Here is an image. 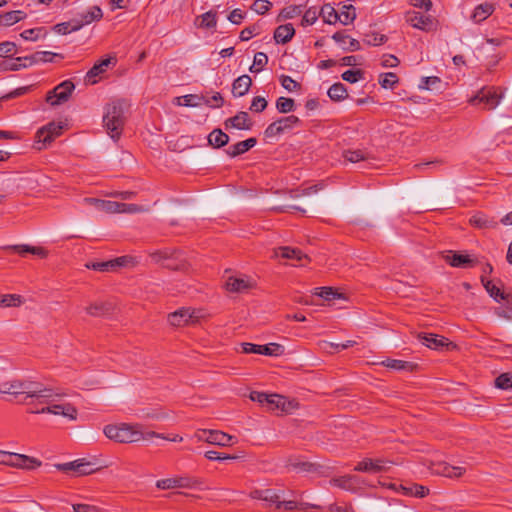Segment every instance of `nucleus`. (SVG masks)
<instances>
[{
    "label": "nucleus",
    "mask_w": 512,
    "mask_h": 512,
    "mask_svg": "<svg viewBox=\"0 0 512 512\" xmlns=\"http://www.w3.org/2000/svg\"><path fill=\"white\" fill-rule=\"evenodd\" d=\"M0 393L17 396L25 394L26 398H50L56 393L52 388L42 387L41 384L33 382L7 381L0 385Z\"/></svg>",
    "instance_id": "obj_1"
},
{
    "label": "nucleus",
    "mask_w": 512,
    "mask_h": 512,
    "mask_svg": "<svg viewBox=\"0 0 512 512\" xmlns=\"http://www.w3.org/2000/svg\"><path fill=\"white\" fill-rule=\"evenodd\" d=\"M104 127L113 140H118L125 123L124 103L115 101L107 105L103 116Z\"/></svg>",
    "instance_id": "obj_2"
},
{
    "label": "nucleus",
    "mask_w": 512,
    "mask_h": 512,
    "mask_svg": "<svg viewBox=\"0 0 512 512\" xmlns=\"http://www.w3.org/2000/svg\"><path fill=\"white\" fill-rule=\"evenodd\" d=\"M104 434L107 438L119 443H133L140 440H149L147 432L139 431L135 426L128 424L106 425Z\"/></svg>",
    "instance_id": "obj_3"
},
{
    "label": "nucleus",
    "mask_w": 512,
    "mask_h": 512,
    "mask_svg": "<svg viewBox=\"0 0 512 512\" xmlns=\"http://www.w3.org/2000/svg\"><path fill=\"white\" fill-rule=\"evenodd\" d=\"M193 438L198 442H206L221 447L231 446L237 442L234 436L220 430L199 429L194 433Z\"/></svg>",
    "instance_id": "obj_4"
},
{
    "label": "nucleus",
    "mask_w": 512,
    "mask_h": 512,
    "mask_svg": "<svg viewBox=\"0 0 512 512\" xmlns=\"http://www.w3.org/2000/svg\"><path fill=\"white\" fill-rule=\"evenodd\" d=\"M501 95L494 87H484L469 99L473 106H481L483 109L492 110L498 106Z\"/></svg>",
    "instance_id": "obj_5"
},
{
    "label": "nucleus",
    "mask_w": 512,
    "mask_h": 512,
    "mask_svg": "<svg viewBox=\"0 0 512 512\" xmlns=\"http://www.w3.org/2000/svg\"><path fill=\"white\" fill-rule=\"evenodd\" d=\"M391 464H393L392 461L383 458H364L357 463L354 471L372 474L383 473L390 469Z\"/></svg>",
    "instance_id": "obj_6"
},
{
    "label": "nucleus",
    "mask_w": 512,
    "mask_h": 512,
    "mask_svg": "<svg viewBox=\"0 0 512 512\" xmlns=\"http://www.w3.org/2000/svg\"><path fill=\"white\" fill-rule=\"evenodd\" d=\"M55 468L59 471L65 473H73L77 476L89 475L94 473L97 468L94 467V464L86 459H77L72 462L56 464Z\"/></svg>",
    "instance_id": "obj_7"
},
{
    "label": "nucleus",
    "mask_w": 512,
    "mask_h": 512,
    "mask_svg": "<svg viewBox=\"0 0 512 512\" xmlns=\"http://www.w3.org/2000/svg\"><path fill=\"white\" fill-rule=\"evenodd\" d=\"M74 89L75 86L73 82H71L70 80H65L59 85H57L53 90L48 92L46 96V101L52 106L64 103L69 99Z\"/></svg>",
    "instance_id": "obj_8"
},
{
    "label": "nucleus",
    "mask_w": 512,
    "mask_h": 512,
    "mask_svg": "<svg viewBox=\"0 0 512 512\" xmlns=\"http://www.w3.org/2000/svg\"><path fill=\"white\" fill-rule=\"evenodd\" d=\"M241 346L242 351L247 354L254 353L268 356H279L284 352L283 346L278 343H269L266 345L242 343Z\"/></svg>",
    "instance_id": "obj_9"
},
{
    "label": "nucleus",
    "mask_w": 512,
    "mask_h": 512,
    "mask_svg": "<svg viewBox=\"0 0 512 512\" xmlns=\"http://www.w3.org/2000/svg\"><path fill=\"white\" fill-rule=\"evenodd\" d=\"M200 484V480L187 476L158 480L156 482V487L165 490L172 488H194Z\"/></svg>",
    "instance_id": "obj_10"
},
{
    "label": "nucleus",
    "mask_w": 512,
    "mask_h": 512,
    "mask_svg": "<svg viewBox=\"0 0 512 512\" xmlns=\"http://www.w3.org/2000/svg\"><path fill=\"white\" fill-rule=\"evenodd\" d=\"M199 317V315H196L195 310H191L189 308H181L168 315V322L172 326L181 327L196 323Z\"/></svg>",
    "instance_id": "obj_11"
},
{
    "label": "nucleus",
    "mask_w": 512,
    "mask_h": 512,
    "mask_svg": "<svg viewBox=\"0 0 512 512\" xmlns=\"http://www.w3.org/2000/svg\"><path fill=\"white\" fill-rule=\"evenodd\" d=\"M429 469L435 475H441L449 478L461 477L466 471L462 466H452L444 461H432Z\"/></svg>",
    "instance_id": "obj_12"
},
{
    "label": "nucleus",
    "mask_w": 512,
    "mask_h": 512,
    "mask_svg": "<svg viewBox=\"0 0 512 512\" xmlns=\"http://www.w3.org/2000/svg\"><path fill=\"white\" fill-rule=\"evenodd\" d=\"M63 126L60 123L50 122L44 127L37 131L36 137L38 143H42L43 146H39L38 149H42L47 144H50L56 137L61 135Z\"/></svg>",
    "instance_id": "obj_13"
},
{
    "label": "nucleus",
    "mask_w": 512,
    "mask_h": 512,
    "mask_svg": "<svg viewBox=\"0 0 512 512\" xmlns=\"http://www.w3.org/2000/svg\"><path fill=\"white\" fill-rule=\"evenodd\" d=\"M406 21L410 23L414 28L423 31H430L434 27L433 18L420 12H408L406 14Z\"/></svg>",
    "instance_id": "obj_14"
},
{
    "label": "nucleus",
    "mask_w": 512,
    "mask_h": 512,
    "mask_svg": "<svg viewBox=\"0 0 512 512\" xmlns=\"http://www.w3.org/2000/svg\"><path fill=\"white\" fill-rule=\"evenodd\" d=\"M41 465L42 462L39 459L19 453H14L12 462H10L11 467L25 470H34Z\"/></svg>",
    "instance_id": "obj_15"
},
{
    "label": "nucleus",
    "mask_w": 512,
    "mask_h": 512,
    "mask_svg": "<svg viewBox=\"0 0 512 512\" xmlns=\"http://www.w3.org/2000/svg\"><path fill=\"white\" fill-rule=\"evenodd\" d=\"M225 129L232 128L239 130H249L252 127V122L247 112L240 111L234 117H230L224 122Z\"/></svg>",
    "instance_id": "obj_16"
},
{
    "label": "nucleus",
    "mask_w": 512,
    "mask_h": 512,
    "mask_svg": "<svg viewBox=\"0 0 512 512\" xmlns=\"http://www.w3.org/2000/svg\"><path fill=\"white\" fill-rule=\"evenodd\" d=\"M103 17V12L99 6H93L89 11L82 13L80 18L74 19V26L72 30H79L83 26L92 23L93 21H99Z\"/></svg>",
    "instance_id": "obj_17"
},
{
    "label": "nucleus",
    "mask_w": 512,
    "mask_h": 512,
    "mask_svg": "<svg viewBox=\"0 0 512 512\" xmlns=\"http://www.w3.org/2000/svg\"><path fill=\"white\" fill-rule=\"evenodd\" d=\"M481 282L485 287L486 291L489 295L494 298L496 301H506L508 304L512 305V295L505 293L502 291L493 281L487 280L484 275L481 276Z\"/></svg>",
    "instance_id": "obj_18"
},
{
    "label": "nucleus",
    "mask_w": 512,
    "mask_h": 512,
    "mask_svg": "<svg viewBox=\"0 0 512 512\" xmlns=\"http://www.w3.org/2000/svg\"><path fill=\"white\" fill-rule=\"evenodd\" d=\"M266 408L271 411L289 412L293 404L282 395L269 394Z\"/></svg>",
    "instance_id": "obj_19"
},
{
    "label": "nucleus",
    "mask_w": 512,
    "mask_h": 512,
    "mask_svg": "<svg viewBox=\"0 0 512 512\" xmlns=\"http://www.w3.org/2000/svg\"><path fill=\"white\" fill-rule=\"evenodd\" d=\"M419 341L430 349L440 350L448 345V339L433 333H419Z\"/></svg>",
    "instance_id": "obj_20"
},
{
    "label": "nucleus",
    "mask_w": 512,
    "mask_h": 512,
    "mask_svg": "<svg viewBox=\"0 0 512 512\" xmlns=\"http://www.w3.org/2000/svg\"><path fill=\"white\" fill-rule=\"evenodd\" d=\"M330 483L347 491H355L360 484V478L356 475H344L332 478Z\"/></svg>",
    "instance_id": "obj_21"
},
{
    "label": "nucleus",
    "mask_w": 512,
    "mask_h": 512,
    "mask_svg": "<svg viewBox=\"0 0 512 512\" xmlns=\"http://www.w3.org/2000/svg\"><path fill=\"white\" fill-rule=\"evenodd\" d=\"M253 283L244 277H234L231 276L227 279L225 283V287L230 292L242 293L248 291L252 288Z\"/></svg>",
    "instance_id": "obj_22"
},
{
    "label": "nucleus",
    "mask_w": 512,
    "mask_h": 512,
    "mask_svg": "<svg viewBox=\"0 0 512 512\" xmlns=\"http://www.w3.org/2000/svg\"><path fill=\"white\" fill-rule=\"evenodd\" d=\"M51 414L53 415H61L71 421H74L77 419L78 411L76 407H74L70 403H63V404H54L51 403Z\"/></svg>",
    "instance_id": "obj_23"
},
{
    "label": "nucleus",
    "mask_w": 512,
    "mask_h": 512,
    "mask_svg": "<svg viewBox=\"0 0 512 512\" xmlns=\"http://www.w3.org/2000/svg\"><path fill=\"white\" fill-rule=\"evenodd\" d=\"M256 143H257V141L255 138H248L244 141H240L234 145L229 146L226 149V153L230 157L234 158V157H237L239 155L246 153L248 150L253 148L256 145Z\"/></svg>",
    "instance_id": "obj_24"
},
{
    "label": "nucleus",
    "mask_w": 512,
    "mask_h": 512,
    "mask_svg": "<svg viewBox=\"0 0 512 512\" xmlns=\"http://www.w3.org/2000/svg\"><path fill=\"white\" fill-rule=\"evenodd\" d=\"M445 260L453 267H471L475 264V261L468 255L459 254L456 252L449 251L445 256Z\"/></svg>",
    "instance_id": "obj_25"
},
{
    "label": "nucleus",
    "mask_w": 512,
    "mask_h": 512,
    "mask_svg": "<svg viewBox=\"0 0 512 512\" xmlns=\"http://www.w3.org/2000/svg\"><path fill=\"white\" fill-rule=\"evenodd\" d=\"M54 57L63 58L62 55L49 52V51H38L30 56L18 57V61H28V65H33L39 62H52Z\"/></svg>",
    "instance_id": "obj_26"
},
{
    "label": "nucleus",
    "mask_w": 512,
    "mask_h": 512,
    "mask_svg": "<svg viewBox=\"0 0 512 512\" xmlns=\"http://www.w3.org/2000/svg\"><path fill=\"white\" fill-rule=\"evenodd\" d=\"M295 29L292 24L278 26L274 31V40L278 44L288 43L294 36Z\"/></svg>",
    "instance_id": "obj_27"
},
{
    "label": "nucleus",
    "mask_w": 512,
    "mask_h": 512,
    "mask_svg": "<svg viewBox=\"0 0 512 512\" xmlns=\"http://www.w3.org/2000/svg\"><path fill=\"white\" fill-rule=\"evenodd\" d=\"M252 85V79L249 75H242L234 80L232 84V93L235 97L244 96Z\"/></svg>",
    "instance_id": "obj_28"
},
{
    "label": "nucleus",
    "mask_w": 512,
    "mask_h": 512,
    "mask_svg": "<svg viewBox=\"0 0 512 512\" xmlns=\"http://www.w3.org/2000/svg\"><path fill=\"white\" fill-rule=\"evenodd\" d=\"M275 254L285 259L296 260L299 263L304 259L308 260V256L303 254L301 250L290 247H280L275 251Z\"/></svg>",
    "instance_id": "obj_29"
},
{
    "label": "nucleus",
    "mask_w": 512,
    "mask_h": 512,
    "mask_svg": "<svg viewBox=\"0 0 512 512\" xmlns=\"http://www.w3.org/2000/svg\"><path fill=\"white\" fill-rule=\"evenodd\" d=\"M7 249L13 250L14 252H16L20 255H23L25 253H31L40 258H45L48 254L47 251L42 247H35V246L26 245V244L11 245V246H8Z\"/></svg>",
    "instance_id": "obj_30"
},
{
    "label": "nucleus",
    "mask_w": 512,
    "mask_h": 512,
    "mask_svg": "<svg viewBox=\"0 0 512 512\" xmlns=\"http://www.w3.org/2000/svg\"><path fill=\"white\" fill-rule=\"evenodd\" d=\"M111 61L112 58H106L95 63L93 67L87 72L86 80L91 84H95L96 80L94 78L105 72Z\"/></svg>",
    "instance_id": "obj_31"
},
{
    "label": "nucleus",
    "mask_w": 512,
    "mask_h": 512,
    "mask_svg": "<svg viewBox=\"0 0 512 512\" xmlns=\"http://www.w3.org/2000/svg\"><path fill=\"white\" fill-rule=\"evenodd\" d=\"M26 17V13L21 10L9 11L4 14H0V25L9 27Z\"/></svg>",
    "instance_id": "obj_32"
},
{
    "label": "nucleus",
    "mask_w": 512,
    "mask_h": 512,
    "mask_svg": "<svg viewBox=\"0 0 512 512\" xmlns=\"http://www.w3.org/2000/svg\"><path fill=\"white\" fill-rule=\"evenodd\" d=\"M494 12V5L490 3H483L478 5L472 14V20L480 23L487 19Z\"/></svg>",
    "instance_id": "obj_33"
},
{
    "label": "nucleus",
    "mask_w": 512,
    "mask_h": 512,
    "mask_svg": "<svg viewBox=\"0 0 512 512\" xmlns=\"http://www.w3.org/2000/svg\"><path fill=\"white\" fill-rule=\"evenodd\" d=\"M112 308L113 307H112L111 303L95 302V303L90 304L86 308V312H87V314H89L91 316L101 317V316L109 314L110 311L112 310Z\"/></svg>",
    "instance_id": "obj_34"
},
{
    "label": "nucleus",
    "mask_w": 512,
    "mask_h": 512,
    "mask_svg": "<svg viewBox=\"0 0 512 512\" xmlns=\"http://www.w3.org/2000/svg\"><path fill=\"white\" fill-rule=\"evenodd\" d=\"M54 392L56 393H60L61 395H53L52 397L50 398H35L37 400V402L39 404H45L43 407L41 408H37V409H31L30 410V413H35V414H44V413H49L51 414V403L54 402L57 398H61L65 395L64 392L62 391H59V390H54Z\"/></svg>",
    "instance_id": "obj_35"
},
{
    "label": "nucleus",
    "mask_w": 512,
    "mask_h": 512,
    "mask_svg": "<svg viewBox=\"0 0 512 512\" xmlns=\"http://www.w3.org/2000/svg\"><path fill=\"white\" fill-rule=\"evenodd\" d=\"M208 142L214 148H221L228 144L229 136L226 133H224L221 129H214L208 135Z\"/></svg>",
    "instance_id": "obj_36"
},
{
    "label": "nucleus",
    "mask_w": 512,
    "mask_h": 512,
    "mask_svg": "<svg viewBox=\"0 0 512 512\" xmlns=\"http://www.w3.org/2000/svg\"><path fill=\"white\" fill-rule=\"evenodd\" d=\"M332 38L337 42V43H340V44H343L345 45L346 43H348L349 45L347 47H345L344 49L348 50V51H358L360 50L361 46H360V43L358 40L354 39V38H351L350 36L344 34V33H341V32H336Z\"/></svg>",
    "instance_id": "obj_37"
},
{
    "label": "nucleus",
    "mask_w": 512,
    "mask_h": 512,
    "mask_svg": "<svg viewBox=\"0 0 512 512\" xmlns=\"http://www.w3.org/2000/svg\"><path fill=\"white\" fill-rule=\"evenodd\" d=\"M181 253L176 251V254L171 257V259L167 262L163 263V266L165 268L171 269V270H180L185 271L187 270L188 263L184 258L181 257Z\"/></svg>",
    "instance_id": "obj_38"
},
{
    "label": "nucleus",
    "mask_w": 512,
    "mask_h": 512,
    "mask_svg": "<svg viewBox=\"0 0 512 512\" xmlns=\"http://www.w3.org/2000/svg\"><path fill=\"white\" fill-rule=\"evenodd\" d=\"M381 364L385 367L394 369V370H406V371H412L416 365L412 362H407L403 360H397V359H386L381 362Z\"/></svg>",
    "instance_id": "obj_39"
},
{
    "label": "nucleus",
    "mask_w": 512,
    "mask_h": 512,
    "mask_svg": "<svg viewBox=\"0 0 512 512\" xmlns=\"http://www.w3.org/2000/svg\"><path fill=\"white\" fill-rule=\"evenodd\" d=\"M204 96L201 95H194V94H188L181 97H177V105L180 106H187V107H197L201 104H204Z\"/></svg>",
    "instance_id": "obj_40"
},
{
    "label": "nucleus",
    "mask_w": 512,
    "mask_h": 512,
    "mask_svg": "<svg viewBox=\"0 0 512 512\" xmlns=\"http://www.w3.org/2000/svg\"><path fill=\"white\" fill-rule=\"evenodd\" d=\"M319 15L323 18V21L328 24H335L340 18L338 12L331 4H324Z\"/></svg>",
    "instance_id": "obj_41"
},
{
    "label": "nucleus",
    "mask_w": 512,
    "mask_h": 512,
    "mask_svg": "<svg viewBox=\"0 0 512 512\" xmlns=\"http://www.w3.org/2000/svg\"><path fill=\"white\" fill-rule=\"evenodd\" d=\"M405 495L415 496L418 498H423L429 493V489L423 485L419 484H411L409 486H400Z\"/></svg>",
    "instance_id": "obj_42"
},
{
    "label": "nucleus",
    "mask_w": 512,
    "mask_h": 512,
    "mask_svg": "<svg viewBox=\"0 0 512 512\" xmlns=\"http://www.w3.org/2000/svg\"><path fill=\"white\" fill-rule=\"evenodd\" d=\"M327 93L333 101H341L348 96L346 87L340 82L333 84Z\"/></svg>",
    "instance_id": "obj_43"
},
{
    "label": "nucleus",
    "mask_w": 512,
    "mask_h": 512,
    "mask_svg": "<svg viewBox=\"0 0 512 512\" xmlns=\"http://www.w3.org/2000/svg\"><path fill=\"white\" fill-rule=\"evenodd\" d=\"M198 26L201 28H214L217 24L216 12L208 11L197 18Z\"/></svg>",
    "instance_id": "obj_44"
},
{
    "label": "nucleus",
    "mask_w": 512,
    "mask_h": 512,
    "mask_svg": "<svg viewBox=\"0 0 512 512\" xmlns=\"http://www.w3.org/2000/svg\"><path fill=\"white\" fill-rule=\"evenodd\" d=\"M338 16H340L339 20L343 25H348L352 23L356 18V12L353 5H344L343 9L340 13H338Z\"/></svg>",
    "instance_id": "obj_45"
},
{
    "label": "nucleus",
    "mask_w": 512,
    "mask_h": 512,
    "mask_svg": "<svg viewBox=\"0 0 512 512\" xmlns=\"http://www.w3.org/2000/svg\"><path fill=\"white\" fill-rule=\"evenodd\" d=\"M176 254V250L173 249H163L158 250L150 254V257L155 263H160L163 265L164 262H167L171 259L172 256Z\"/></svg>",
    "instance_id": "obj_46"
},
{
    "label": "nucleus",
    "mask_w": 512,
    "mask_h": 512,
    "mask_svg": "<svg viewBox=\"0 0 512 512\" xmlns=\"http://www.w3.org/2000/svg\"><path fill=\"white\" fill-rule=\"evenodd\" d=\"M470 222L471 224L479 228H490L495 227L497 225L495 221L489 219L486 215L481 213L472 216Z\"/></svg>",
    "instance_id": "obj_47"
},
{
    "label": "nucleus",
    "mask_w": 512,
    "mask_h": 512,
    "mask_svg": "<svg viewBox=\"0 0 512 512\" xmlns=\"http://www.w3.org/2000/svg\"><path fill=\"white\" fill-rule=\"evenodd\" d=\"M302 13V9L300 5H290L281 10L278 15V21H283L287 19H292L296 16H299Z\"/></svg>",
    "instance_id": "obj_48"
},
{
    "label": "nucleus",
    "mask_w": 512,
    "mask_h": 512,
    "mask_svg": "<svg viewBox=\"0 0 512 512\" xmlns=\"http://www.w3.org/2000/svg\"><path fill=\"white\" fill-rule=\"evenodd\" d=\"M267 63L268 56L264 52H257L254 55L253 64L250 66L249 70L252 73H258L267 65Z\"/></svg>",
    "instance_id": "obj_49"
},
{
    "label": "nucleus",
    "mask_w": 512,
    "mask_h": 512,
    "mask_svg": "<svg viewBox=\"0 0 512 512\" xmlns=\"http://www.w3.org/2000/svg\"><path fill=\"white\" fill-rule=\"evenodd\" d=\"M276 109L280 113H289L295 110V102L292 98L279 97L276 100Z\"/></svg>",
    "instance_id": "obj_50"
},
{
    "label": "nucleus",
    "mask_w": 512,
    "mask_h": 512,
    "mask_svg": "<svg viewBox=\"0 0 512 512\" xmlns=\"http://www.w3.org/2000/svg\"><path fill=\"white\" fill-rule=\"evenodd\" d=\"M28 61H18L16 58L14 61L3 60L0 62V69L4 71H17L21 68L29 67Z\"/></svg>",
    "instance_id": "obj_51"
},
{
    "label": "nucleus",
    "mask_w": 512,
    "mask_h": 512,
    "mask_svg": "<svg viewBox=\"0 0 512 512\" xmlns=\"http://www.w3.org/2000/svg\"><path fill=\"white\" fill-rule=\"evenodd\" d=\"M114 265L115 264H113V259H112V260H108V261L87 263L86 267L88 269H93L95 271H100V272H114L115 271Z\"/></svg>",
    "instance_id": "obj_52"
},
{
    "label": "nucleus",
    "mask_w": 512,
    "mask_h": 512,
    "mask_svg": "<svg viewBox=\"0 0 512 512\" xmlns=\"http://www.w3.org/2000/svg\"><path fill=\"white\" fill-rule=\"evenodd\" d=\"M22 304V298L16 294H6L0 298V306L2 307H16Z\"/></svg>",
    "instance_id": "obj_53"
},
{
    "label": "nucleus",
    "mask_w": 512,
    "mask_h": 512,
    "mask_svg": "<svg viewBox=\"0 0 512 512\" xmlns=\"http://www.w3.org/2000/svg\"><path fill=\"white\" fill-rule=\"evenodd\" d=\"M495 386L499 389H511L512 388V373H502L495 379Z\"/></svg>",
    "instance_id": "obj_54"
},
{
    "label": "nucleus",
    "mask_w": 512,
    "mask_h": 512,
    "mask_svg": "<svg viewBox=\"0 0 512 512\" xmlns=\"http://www.w3.org/2000/svg\"><path fill=\"white\" fill-rule=\"evenodd\" d=\"M278 122L282 128V133H284L285 131L292 129L294 126L298 125L300 123V119L295 115H290L278 119Z\"/></svg>",
    "instance_id": "obj_55"
},
{
    "label": "nucleus",
    "mask_w": 512,
    "mask_h": 512,
    "mask_svg": "<svg viewBox=\"0 0 512 512\" xmlns=\"http://www.w3.org/2000/svg\"><path fill=\"white\" fill-rule=\"evenodd\" d=\"M315 295L325 299L332 300L337 297H340V294L333 290L331 287H320L315 289Z\"/></svg>",
    "instance_id": "obj_56"
},
{
    "label": "nucleus",
    "mask_w": 512,
    "mask_h": 512,
    "mask_svg": "<svg viewBox=\"0 0 512 512\" xmlns=\"http://www.w3.org/2000/svg\"><path fill=\"white\" fill-rule=\"evenodd\" d=\"M343 157L351 163H356L366 159V154L361 150H347L344 151Z\"/></svg>",
    "instance_id": "obj_57"
},
{
    "label": "nucleus",
    "mask_w": 512,
    "mask_h": 512,
    "mask_svg": "<svg viewBox=\"0 0 512 512\" xmlns=\"http://www.w3.org/2000/svg\"><path fill=\"white\" fill-rule=\"evenodd\" d=\"M387 41V36L379 33H373L371 35H366L364 38V42L370 46H379L384 44Z\"/></svg>",
    "instance_id": "obj_58"
},
{
    "label": "nucleus",
    "mask_w": 512,
    "mask_h": 512,
    "mask_svg": "<svg viewBox=\"0 0 512 512\" xmlns=\"http://www.w3.org/2000/svg\"><path fill=\"white\" fill-rule=\"evenodd\" d=\"M397 82L398 77L392 72L382 74L381 79L379 80V83L383 88H392Z\"/></svg>",
    "instance_id": "obj_59"
},
{
    "label": "nucleus",
    "mask_w": 512,
    "mask_h": 512,
    "mask_svg": "<svg viewBox=\"0 0 512 512\" xmlns=\"http://www.w3.org/2000/svg\"><path fill=\"white\" fill-rule=\"evenodd\" d=\"M280 499H281V491L280 490H274V489H265L264 490L263 501L275 504L277 506Z\"/></svg>",
    "instance_id": "obj_60"
},
{
    "label": "nucleus",
    "mask_w": 512,
    "mask_h": 512,
    "mask_svg": "<svg viewBox=\"0 0 512 512\" xmlns=\"http://www.w3.org/2000/svg\"><path fill=\"white\" fill-rule=\"evenodd\" d=\"M204 104L211 108H220L223 106L224 99L219 92L214 93L211 97L204 96Z\"/></svg>",
    "instance_id": "obj_61"
},
{
    "label": "nucleus",
    "mask_w": 512,
    "mask_h": 512,
    "mask_svg": "<svg viewBox=\"0 0 512 512\" xmlns=\"http://www.w3.org/2000/svg\"><path fill=\"white\" fill-rule=\"evenodd\" d=\"M267 105V100L264 97L256 96L252 99L250 110L259 113L264 111Z\"/></svg>",
    "instance_id": "obj_62"
},
{
    "label": "nucleus",
    "mask_w": 512,
    "mask_h": 512,
    "mask_svg": "<svg viewBox=\"0 0 512 512\" xmlns=\"http://www.w3.org/2000/svg\"><path fill=\"white\" fill-rule=\"evenodd\" d=\"M318 16L320 15L315 8L307 9L302 17V25L306 26L314 24Z\"/></svg>",
    "instance_id": "obj_63"
},
{
    "label": "nucleus",
    "mask_w": 512,
    "mask_h": 512,
    "mask_svg": "<svg viewBox=\"0 0 512 512\" xmlns=\"http://www.w3.org/2000/svg\"><path fill=\"white\" fill-rule=\"evenodd\" d=\"M272 3L268 0H256L251 9L254 10L258 14H265L271 8Z\"/></svg>",
    "instance_id": "obj_64"
}]
</instances>
